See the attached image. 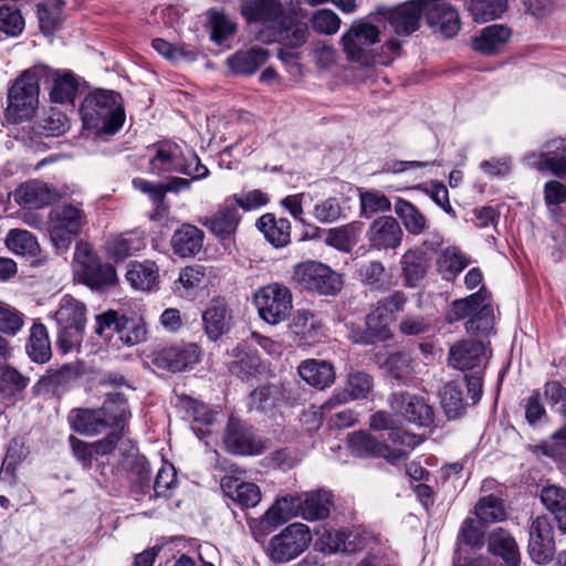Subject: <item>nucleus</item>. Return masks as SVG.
I'll list each match as a JSON object with an SVG mask.
<instances>
[{"instance_id":"13d9d810","label":"nucleus","mask_w":566,"mask_h":566,"mask_svg":"<svg viewBox=\"0 0 566 566\" xmlns=\"http://www.w3.org/2000/svg\"><path fill=\"white\" fill-rule=\"evenodd\" d=\"M441 406L449 419H454L464 410L463 394L454 382L446 384L440 392Z\"/></svg>"},{"instance_id":"6e6552de","label":"nucleus","mask_w":566,"mask_h":566,"mask_svg":"<svg viewBox=\"0 0 566 566\" xmlns=\"http://www.w3.org/2000/svg\"><path fill=\"white\" fill-rule=\"evenodd\" d=\"M380 42L379 29L365 21H355L340 38L347 60L368 64L373 60V46Z\"/></svg>"},{"instance_id":"423d86ee","label":"nucleus","mask_w":566,"mask_h":566,"mask_svg":"<svg viewBox=\"0 0 566 566\" xmlns=\"http://www.w3.org/2000/svg\"><path fill=\"white\" fill-rule=\"evenodd\" d=\"M75 272L92 289L101 290L115 284L117 275L113 265L101 263L93 248L77 242L74 252Z\"/></svg>"},{"instance_id":"a878e982","label":"nucleus","mask_w":566,"mask_h":566,"mask_svg":"<svg viewBox=\"0 0 566 566\" xmlns=\"http://www.w3.org/2000/svg\"><path fill=\"white\" fill-rule=\"evenodd\" d=\"M230 311L228 304L221 297L210 301L202 313L203 328L207 337L216 342L230 328Z\"/></svg>"},{"instance_id":"c756f323","label":"nucleus","mask_w":566,"mask_h":566,"mask_svg":"<svg viewBox=\"0 0 566 566\" xmlns=\"http://www.w3.org/2000/svg\"><path fill=\"white\" fill-rule=\"evenodd\" d=\"M406 303V294L401 291H396L386 297L385 301L380 303L377 308L367 316V325L369 329H371V326L376 319L384 322V325L375 335L377 339L386 340L390 337V331L386 325L390 319H392V315L395 313L403 310Z\"/></svg>"},{"instance_id":"bb28decb","label":"nucleus","mask_w":566,"mask_h":566,"mask_svg":"<svg viewBox=\"0 0 566 566\" xmlns=\"http://www.w3.org/2000/svg\"><path fill=\"white\" fill-rule=\"evenodd\" d=\"M292 333L303 347H311L326 336L322 322L308 311H297L293 318Z\"/></svg>"},{"instance_id":"f03ea898","label":"nucleus","mask_w":566,"mask_h":566,"mask_svg":"<svg viewBox=\"0 0 566 566\" xmlns=\"http://www.w3.org/2000/svg\"><path fill=\"white\" fill-rule=\"evenodd\" d=\"M81 116L86 128L116 133L124 124L125 113L122 96L108 90H96L81 105Z\"/></svg>"},{"instance_id":"052dcab7","label":"nucleus","mask_w":566,"mask_h":566,"mask_svg":"<svg viewBox=\"0 0 566 566\" xmlns=\"http://www.w3.org/2000/svg\"><path fill=\"white\" fill-rule=\"evenodd\" d=\"M154 50L171 62H190L196 59V51L187 45H174L164 39H155L151 43Z\"/></svg>"},{"instance_id":"4468645a","label":"nucleus","mask_w":566,"mask_h":566,"mask_svg":"<svg viewBox=\"0 0 566 566\" xmlns=\"http://www.w3.org/2000/svg\"><path fill=\"white\" fill-rule=\"evenodd\" d=\"M423 15L431 28L443 36L452 38L460 31L461 21L458 10L443 0H422Z\"/></svg>"},{"instance_id":"5fc2aeb1","label":"nucleus","mask_w":566,"mask_h":566,"mask_svg":"<svg viewBox=\"0 0 566 566\" xmlns=\"http://www.w3.org/2000/svg\"><path fill=\"white\" fill-rule=\"evenodd\" d=\"M77 92V82L71 73H56L50 93L54 103L73 104Z\"/></svg>"},{"instance_id":"49530a36","label":"nucleus","mask_w":566,"mask_h":566,"mask_svg":"<svg viewBox=\"0 0 566 566\" xmlns=\"http://www.w3.org/2000/svg\"><path fill=\"white\" fill-rule=\"evenodd\" d=\"M6 245L19 255L35 256L40 251L35 235L23 229H11L6 237Z\"/></svg>"},{"instance_id":"58836bf2","label":"nucleus","mask_w":566,"mask_h":566,"mask_svg":"<svg viewBox=\"0 0 566 566\" xmlns=\"http://www.w3.org/2000/svg\"><path fill=\"white\" fill-rule=\"evenodd\" d=\"M363 231L360 221H353L347 224L327 230L324 242L342 252H349L358 242Z\"/></svg>"},{"instance_id":"9d476101","label":"nucleus","mask_w":566,"mask_h":566,"mask_svg":"<svg viewBox=\"0 0 566 566\" xmlns=\"http://www.w3.org/2000/svg\"><path fill=\"white\" fill-rule=\"evenodd\" d=\"M254 303L260 317L271 325H276L290 316L292 294L286 286L273 283L255 293Z\"/></svg>"},{"instance_id":"c85d7f7f","label":"nucleus","mask_w":566,"mask_h":566,"mask_svg":"<svg viewBox=\"0 0 566 566\" xmlns=\"http://www.w3.org/2000/svg\"><path fill=\"white\" fill-rule=\"evenodd\" d=\"M221 489L229 499L242 509L255 507L262 499L261 490L256 484L233 476L222 478Z\"/></svg>"},{"instance_id":"7ed1b4c3","label":"nucleus","mask_w":566,"mask_h":566,"mask_svg":"<svg viewBox=\"0 0 566 566\" xmlns=\"http://www.w3.org/2000/svg\"><path fill=\"white\" fill-rule=\"evenodd\" d=\"M86 223L82 203L62 202L50 209L46 228L53 245L57 250H66Z\"/></svg>"},{"instance_id":"393cba45","label":"nucleus","mask_w":566,"mask_h":566,"mask_svg":"<svg viewBox=\"0 0 566 566\" xmlns=\"http://www.w3.org/2000/svg\"><path fill=\"white\" fill-rule=\"evenodd\" d=\"M423 14L422 0L412 1L388 12L387 19L397 35L408 36L418 30Z\"/></svg>"},{"instance_id":"39448f33","label":"nucleus","mask_w":566,"mask_h":566,"mask_svg":"<svg viewBox=\"0 0 566 566\" xmlns=\"http://www.w3.org/2000/svg\"><path fill=\"white\" fill-rule=\"evenodd\" d=\"M39 73L24 71L10 86L7 97L6 116L12 123L32 118L39 106Z\"/></svg>"},{"instance_id":"0e129e2a","label":"nucleus","mask_w":566,"mask_h":566,"mask_svg":"<svg viewBox=\"0 0 566 566\" xmlns=\"http://www.w3.org/2000/svg\"><path fill=\"white\" fill-rule=\"evenodd\" d=\"M302 495H284L275 500L269 507L271 512L282 520V524L301 515Z\"/></svg>"},{"instance_id":"c03bdc74","label":"nucleus","mask_w":566,"mask_h":566,"mask_svg":"<svg viewBox=\"0 0 566 566\" xmlns=\"http://www.w3.org/2000/svg\"><path fill=\"white\" fill-rule=\"evenodd\" d=\"M473 20L479 23L500 19L507 10V0H464Z\"/></svg>"},{"instance_id":"1a4fd4ad","label":"nucleus","mask_w":566,"mask_h":566,"mask_svg":"<svg viewBox=\"0 0 566 566\" xmlns=\"http://www.w3.org/2000/svg\"><path fill=\"white\" fill-rule=\"evenodd\" d=\"M312 541L311 531L303 523H292L273 536L269 545V556L275 563H286L302 554Z\"/></svg>"},{"instance_id":"79ce46f5","label":"nucleus","mask_w":566,"mask_h":566,"mask_svg":"<svg viewBox=\"0 0 566 566\" xmlns=\"http://www.w3.org/2000/svg\"><path fill=\"white\" fill-rule=\"evenodd\" d=\"M158 277V268L150 261L133 262L126 273V279L132 286L142 291L153 290Z\"/></svg>"},{"instance_id":"a18cd8bd","label":"nucleus","mask_w":566,"mask_h":566,"mask_svg":"<svg viewBox=\"0 0 566 566\" xmlns=\"http://www.w3.org/2000/svg\"><path fill=\"white\" fill-rule=\"evenodd\" d=\"M395 212L408 233L419 235L427 229V218L411 202L398 199L395 203Z\"/></svg>"},{"instance_id":"4c0bfd02","label":"nucleus","mask_w":566,"mask_h":566,"mask_svg":"<svg viewBox=\"0 0 566 566\" xmlns=\"http://www.w3.org/2000/svg\"><path fill=\"white\" fill-rule=\"evenodd\" d=\"M332 494L318 490L302 495L301 516L306 521H318L329 515Z\"/></svg>"},{"instance_id":"a19ab883","label":"nucleus","mask_w":566,"mask_h":566,"mask_svg":"<svg viewBox=\"0 0 566 566\" xmlns=\"http://www.w3.org/2000/svg\"><path fill=\"white\" fill-rule=\"evenodd\" d=\"M27 353L38 364H44L51 358L52 350L49 333L46 327L40 322H34L30 329Z\"/></svg>"},{"instance_id":"20e7f679","label":"nucleus","mask_w":566,"mask_h":566,"mask_svg":"<svg viewBox=\"0 0 566 566\" xmlns=\"http://www.w3.org/2000/svg\"><path fill=\"white\" fill-rule=\"evenodd\" d=\"M86 307L71 295H64L54 312L57 324V345L63 353L76 349L82 340L86 323Z\"/></svg>"},{"instance_id":"3c124183","label":"nucleus","mask_w":566,"mask_h":566,"mask_svg":"<svg viewBox=\"0 0 566 566\" xmlns=\"http://www.w3.org/2000/svg\"><path fill=\"white\" fill-rule=\"evenodd\" d=\"M25 25L20 9L12 3L0 1V32L8 36H18Z\"/></svg>"},{"instance_id":"f8f14e48","label":"nucleus","mask_w":566,"mask_h":566,"mask_svg":"<svg viewBox=\"0 0 566 566\" xmlns=\"http://www.w3.org/2000/svg\"><path fill=\"white\" fill-rule=\"evenodd\" d=\"M287 11L279 0H244L241 4V13L248 22H256L263 27L261 35L266 36L283 21Z\"/></svg>"},{"instance_id":"b1692460","label":"nucleus","mask_w":566,"mask_h":566,"mask_svg":"<svg viewBox=\"0 0 566 566\" xmlns=\"http://www.w3.org/2000/svg\"><path fill=\"white\" fill-rule=\"evenodd\" d=\"M155 155L149 160L150 171L161 176L182 170L185 153L176 143H161L153 146Z\"/></svg>"},{"instance_id":"ddd939ff","label":"nucleus","mask_w":566,"mask_h":566,"mask_svg":"<svg viewBox=\"0 0 566 566\" xmlns=\"http://www.w3.org/2000/svg\"><path fill=\"white\" fill-rule=\"evenodd\" d=\"M389 403L392 410L411 423L419 427H430L433 423V409L423 397L409 392L394 394Z\"/></svg>"},{"instance_id":"4be33fe9","label":"nucleus","mask_w":566,"mask_h":566,"mask_svg":"<svg viewBox=\"0 0 566 566\" xmlns=\"http://www.w3.org/2000/svg\"><path fill=\"white\" fill-rule=\"evenodd\" d=\"M308 36V27L305 22H302L294 18L289 12L285 13L283 21H280L279 25L266 36L261 35V40L265 42H281L290 48L302 46Z\"/></svg>"},{"instance_id":"5701e85b","label":"nucleus","mask_w":566,"mask_h":566,"mask_svg":"<svg viewBox=\"0 0 566 566\" xmlns=\"http://www.w3.org/2000/svg\"><path fill=\"white\" fill-rule=\"evenodd\" d=\"M56 192L48 184L31 180L20 185L13 192L14 201L23 209L34 210L49 206Z\"/></svg>"},{"instance_id":"338daca9","label":"nucleus","mask_w":566,"mask_h":566,"mask_svg":"<svg viewBox=\"0 0 566 566\" xmlns=\"http://www.w3.org/2000/svg\"><path fill=\"white\" fill-rule=\"evenodd\" d=\"M359 276L363 283L379 290L388 283L385 265L380 261H370L361 265Z\"/></svg>"},{"instance_id":"6ab92c4d","label":"nucleus","mask_w":566,"mask_h":566,"mask_svg":"<svg viewBox=\"0 0 566 566\" xmlns=\"http://www.w3.org/2000/svg\"><path fill=\"white\" fill-rule=\"evenodd\" d=\"M200 356L199 346L190 343L161 349L156 354L154 363L159 368L176 373L192 367L199 361Z\"/></svg>"},{"instance_id":"412c9836","label":"nucleus","mask_w":566,"mask_h":566,"mask_svg":"<svg viewBox=\"0 0 566 566\" xmlns=\"http://www.w3.org/2000/svg\"><path fill=\"white\" fill-rule=\"evenodd\" d=\"M374 387L373 377L365 371H354L348 375L345 390L335 392L323 406V411H331L337 406L344 405L349 400L363 399L368 396Z\"/></svg>"},{"instance_id":"aec40b11","label":"nucleus","mask_w":566,"mask_h":566,"mask_svg":"<svg viewBox=\"0 0 566 566\" xmlns=\"http://www.w3.org/2000/svg\"><path fill=\"white\" fill-rule=\"evenodd\" d=\"M223 443L233 454L252 455L262 452V444L255 440L251 430L233 418L228 421Z\"/></svg>"},{"instance_id":"f704fd0d","label":"nucleus","mask_w":566,"mask_h":566,"mask_svg":"<svg viewBox=\"0 0 566 566\" xmlns=\"http://www.w3.org/2000/svg\"><path fill=\"white\" fill-rule=\"evenodd\" d=\"M511 36V30L502 24H492L485 27L481 34L472 42L474 51L484 55H491L499 52Z\"/></svg>"},{"instance_id":"6e6d98bb","label":"nucleus","mask_w":566,"mask_h":566,"mask_svg":"<svg viewBox=\"0 0 566 566\" xmlns=\"http://www.w3.org/2000/svg\"><path fill=\"white\" fill-rule=\"evenodd\" d=\"M28 379L17 369L4 367L0 374V399L10 400L27 387Z\"/></svg>"},{"instance_id":"0eeeda50","label":"nucleus","mask_w":566,"mask_h":566,"mask_svg":"<svg viewBox=\"0 0 566 566\" xmlns=\"http://www.w3.org/2000/svg\"><path fill=\"white\" fill-rule=\"evenodd\" d=\"M293 280L301 289L321 295H335L343 286V280L338 273L316 261L297 264L294 268Z\"/></svg>"},{"instance_id":"2eb2a0df","label":"nucleus","mask_w":566,"mask_h":566,"mask_svg":"<svg viewBox=\"0 0 566 566\" xmlns=\"http://www.w3.org/2000/svg\"><path fill=\"white\" fill-rule=\"evenodd\" d=\"M348 447L358 457L384 458L392 464L407 459L406 450L391 449V447L379 442L374 436L365 431L352 433L348 437Z\"/></svg>"},{"instance_id":"774afa93","label":"nucleus","mask_w":566,"mask_h":566,"mask_svg":"<svg viewBox=\"0 0 566 566\" xmlns=\"http://www.w3.org/2000/svg\"><path fill=\"white\" fill-rule=\"evenodd\" d=\"M277 396L279 389L274 385L259 387L251 392L249 406L251 409L268 411L275 406Z\"/></svg>"},{"instance_id":"9b49d317","label":"nucleus","mask_w":566,"mask_h":566,"mask_svg":"<svg viewBox=\"0 0 566 566\" xmlns=\"http://www.w3.org/2000/svg\"><path fill=\"white\" fill-rule=\"evenodd\" d=\"M528 554L533 562L543 565L549 563L555 554L554 528L546 515L533 520L530 526Z\"/></svg>"},{"instance_id":"e433bc0d","label":"nucleus","mask_w":566,"mask_h":566,"mask_svg":"<svg viewBox=\"0 0 566 566\" xmlns=\"http://www.w3.org/2000/svg\"><path fill=\"white\" fill-rule=\"evenodd\" d=\"M539 497L542 504L554 516L558 530L566 534V490L547 485L541 490Z\"/></svg>"},{"instance_id":"a211bd4d","label":"nucleus","mask_w":566,"mask_h":566,"mask_svg":"<svg viewBox=\"0 0 566 566\" xmlns=\"http://www.w3.org/2000/svg\"><path fill=\"white\" fill-rule=\"evenodd\" d=\"M403 232L399 222L391 216L375 219L367 230V239L371 249H397L402 241Z\"/></svg>"},{"instance_id":"dca6fc26","label":"nucleus","mask_w":566,"mask_h":566,"mask_svg":"<svg viewBox=\"0 0 566 566\" xmlns=\"http://www.w3.org/2000/svg\"><path fill=\"white\" fill-rule=\"evenodd\" d=\"M528 161L538 171H551L554 176L566 179V139L548 140L544 150L532 154Z\"/></svg>"},{"instance_id":"e2e57ef3","label":"nucleus","mask_w":566,"mask_h":566,"mask_svg":"<svg viewBox=\"0 0 566 566\" xmlns=\"http://www.w3.org/2000/svg\"><path fill=\"white\" fill-rule=\"evenodd\" d=\"M360 213L365 218H371L375 213L386 212L391 209L390 200L378 191L360 192Z\"/></svg>"},{"instance_id":"72a5a7b5","label":"nucleus","mask_w":566,"mask_h":566,"mask_svg":"<svg viewBox=\"0 0 566 566\" xmlns=\"http://www.w3.org/2000/svg\"><path fill=\"white\" fill-rule=\"evenodd\" d=\"M400 265L405 285L408 287L418 286L424 279L429 268L426 253L419 249L406 251L400 259Z\"/></svg>"},{"instance_id":"ea45409f","label":"nucleus","mask_w":566,"mask_h":566,"mask_svg":"<svg viewBox=\"0 0 566 566\" xmlns=\"http://www.w3.org/2000/svg\"><path fill=\"white\" fill-rule=\"evenodd\" d=\"M63 0H40L36 4V13L40 30L44 35H51L63 22Z\"/></svg>"},{"instance_id":"680f3d73","label":"nucleus","mask_w":566,"mask_h":566,"mask_svg":"<svg viewBox=\"0 0 566 566\" xmlns=\"http://www.w3.org/2000/svg\"><path fill=\"white\" fill-rule=\"evenodd\" d=\"M310 22L315 32L327 35L337 33L342 24L340 18L331 9L316 10Z\"/></svg>"},{"instance_id":"603ef678","label":"nucleus","mask_w":566,"mask_h":566,"mask_svg":"<svg viewBox=\"0 0 566 566\" xmlns=\"http://www.w3.org/2000/svg\"><path fill=\"white\" fill-rule=\"evenodd\" d=\"M494 325V310L488 298L478 310L473 312L472 317L467 322L465 329L468 333L482 336L489 335Z\"/></svg>"},{"instance_id":"f3484780","label":"nucleus","mask_w":566,"mask_h":566,"mask_svg":"<svg viewBox=\"0 0 566 566\" xmlns=\"http://www.w3.org/2000/svg\"><path fill=\"white\" fill-rule=\"evenodd\" d=\"M486 360V347L482 342L479 340H459L449 349L448 364L454 369H475L484 365Z\"/></svg>"},{"instance_id":"f257e3e1","label":"nucleus","mask_w":566,"mask_h":566,"mask_svg":"<svg viewBox=\"0 0 566 566\" xmlns=\"http://www.w3.org/2000/svg\"><path fill=\"white\" fill-rule=\"evenodd\" d=\"M127 402L124 394H108L101 408H75L69 415L71 428L85 436H95L107 428H120L128 416Z\"/></svg>"},{"instance_id":"c9c22d12","label":"nucleus","mask_w":566,"mask_h":566,"mask_svg":"<svg viewBox=\"0 0 566 566\" xmlns=\"http://www.w3.org/2000/svg\"><path fill=\"white\" fill-rule=\"evenodd\" d=\"M489 551L501 557L507 566H517L520 551L514 537L505 530L499 527L489 536Z\"/></svg>"},{"instance_id":"8fccbe9b","label":"nucleus","mask_w":566,"mask_h":566,"mask_svg":"<svg viewBox=\"0 0 566 566\" xmlns=\"http://www.w3.org/2000/svg\"><path fill=\"white\" fill-rule=\"evenodd\" d=\"M381 366L391 378L402 382H406L413 373L412 358L406 352L390 354Z\"/></svg>"},{"instance_id":"37998d69","label":"nucleus","mask_w":566,"mask_h":566,"mask_svg":"<svg viewBox=\"0 0 566 566\" xmlns=\"http://www.w3.org/2000/svg\"><path fill=\"white\" fill-rule=\"evenodd\" d=\"M269 57L266 50L262 48L238 52L228 59V65L237 74H253Z\"/></svg>"},{"instance_id":"4d7b16f0","label":"nucleus","mask_w":566,"mask_h":566,"mask_svg":"<svg viewBox=\"0 0 566 566\" xmlns=\"http://www.w3.org/2000/svg\"><path fill=\"white\" fill-rule=\"evenodd\" d=\"M475 514L483 523L500 522L506 516L502 501L494 495L480 499L475 505Z\"/></svg>"},{"instance_id":"864d4df0","label":"nucleus","mask_w":566,"mask_h":566,"mask_svg":"<svg viewBox=\"0 0 566 566\" xmlns=\"http://www.w3.org/2000/svg\"><path fill=\"white\" fill-rule=\"evenodd\" d=\"M117 335L125 345H137L146 339V324L142 317L122 315V323Z\"/></svg>"},{"instance_id":"de8ad7c7","label":"nucleus","mask_w":566,"mask_h":566,"mask_svg":"<svg viewBox=\"0 0 566 566\" xmlns=\"http://www.w3.org/2000/svg\"><path fill=\"white\" fill-rule=\"evenodd\" d=\"M470 260L458 248L449 247L444 249L438 259V268L444 280H453L463 271Z\"/></svg>"},{"instance_id":"7c9ffc66","label":"nucleus","mask_w":566,"mask_h":566,"mask_svg":"<svg viewBox=\"0 0 566 566\" xmlns=\"http://www.w3.org/2000/svg\"><path fill=\"white\" fill-rule=\"evenodd\" d=\"M205 233L196 226L184 223L171 237V247L175 254L181 258L193 256L200 252Z\"/></svg>"},{"instance_id":"2f4dec72","label":"nucleus","mask_w":566,"mask_h":566,"mask_svg":"<svg viewBox=\"0 0 566 566\" xmlns=\"http://www.w3.org/2000/svg\"><path fill=\"white\" fill-rule=\"evenodd\" d=\"M298 375L308 385L324 389L335 381L334 366L326 360L307 359L298 366Z\"/></svg>"},{"instance_id":"473e14b6","label":"nucleus","mask_w":566,"mask_h":566,"mask_svg":"<svg viewBox=\"0 0 566 566\" xmlns=\"http://www.w3.org/2000/svg\"><path fill=\"white\" fill-rule=\"evenodd\" d=\"M256 227L275 248H282L290 243L291 223L287 219L265 213L258 219Z\"/></svg>"},{"instance_id":"bf43d9fd","label":"nucleus","mask_w":566,"mask_h":566,"mask_svg":"<svg viewBox=\"0 0 566 566\" xmlns=\"http://www.w3.org/2000/svg\"><path fill=\"white\" fill-rule=\"evenodd\" d=\"M352 536V533L338 530H328L322 534L321 541L324 545V549L329 553H350L357 549L355 539H350Z\"/></svg>"},{"instance_id":"09e8293b","label":"nucleus","mask_w":566,"mask_h":566,"mask_svg":"<svg viewBox=\"0 0 566 566\" xmlns=\"http://www.w3.org/2000/svg\"><path fill=\"white\" fill-rule=\"evenodd\" d=\"M486 297V290L481 289L479 292L473 293L468 297L453 301L451 308L446 315L447 322L454 323L465 318L470 314H473V312L485 302Z\"/></svg>"},{"instance_id":"cd10ccee","label":"nucleus","mask_w":566,"mask_h":566,"mask_svg":"<svg viewBox=\"0 0 566 566\" xmlns=\"http://www.w3.org/2000/svg\"><path fill=\"white\" fill-rule=\"evenodd\" d=\"M241 216L235 206L224 205L210 217L200 219V222L208 228L218 239L231 238L238 229Z\"/></svg>"},{"instance_id":"69168bd1","label":"nucleus","mask_w":566,"mask_h":566,"mask_svg":"<svg viewBox=\"0 0 566 566\" xmlns=\"http://www.w3.org/2000/svg\"><path fill=\"white\" fill-rule=\"evenodd\" d=\"M24 325V315L15 307L0 303V333L14 336Z\"/></svg>"}]
</instances>
